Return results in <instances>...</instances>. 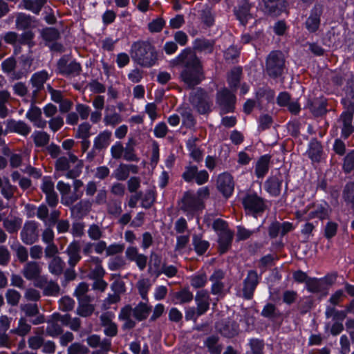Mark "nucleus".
<instances>
[{
    "label": "nucleus",
    "mask_w": 354,
    "mask_h": 354,
    "mask_svg": "<svg viewBox=\"0 0 354 354\" xmlns=\"http://www.w3.org/2000/svg\"><path fill=\"white\" fill-rule=\"evenodd\" d=\"M180 62H185V68L180 77L183 82L188 86H194L203 79V73L200 60L189 49H184L177 57Z\"/></svg>",
    "instance_id": "f257e3e1"
},
{
    "label": "nucleus",
    "mask_w": 354,
    "mask_h": 354,
    "mask_svg": "<svg viewBox=\"0 0 354 354\" xmlns=\"http://www.w3.org/2000/svg\"><path fill=\"white\" fill-rule=\"evenodd\" d=\"M131 55L135 62L145 67L153 66L156 60L154 48L147 41H137L133 44Z\"/></svg>",
    "instance_id": "f03ea898"
},
{
    "label": "nucleus",
    "mask_w": 354,
    "mask_h": 354,
    "mask_svg": "<svg viewBox=\"0 0 354 354\" xmlns=\"http://www.w3.org/2000/svg\"><path fill=\"white\" fill-rule=\"evenodd\" d=\"M151 310L150 306L146 302L139 303L133 309L130 306H126L122 308L119 315V319L124 322L123 327L132 328L135 326V322L132 316L138 321L145 319Z\"/></svg>",
    "instance_id": "7ed1b4c3"
},
{
    "label": "nucleus",
    "mask_w": 354,
    "mask_h": 354,
    "mask_svg": "<svg viewBox=\"0 0 354 354\" xmlns=\"http://www.w3.org/2000/svg\"><path fill=\"white\" fill-rule=\"evenodd\" d=\"M56 169L66 171L68 178L77 177L82 171L83 163L74 154L69 153L68 157H60L56 161Z\"/></svg>",
    "instance_id": "20e7f679"
},
{
    "label": "nucleus",
    "mask_w": 354,
    "mask_h": 354,
    "mask_svg": "<svg viewBox=\"0 0 354 354\" xmlns=\"http://www.w3.org/2000/svg\"><path fill=\"white\" fill-rule=\"evenodd\" d=\"M284 64L283 53L279 51H273L270 53L266 60V73L270 77H279L283 72Z\"/></svg>",
    "instance_id": "39448f33"
},
{
    "label": "nucleus",
    "mask_w": 354,
    "mask_h": 354,
    "mask_svg": "<svg viewBox=\"0 0 354 354\" xmlns=\"http://www.w3.org/2000/svg\"><path fill=\"white\" fill-rule=\"evenodd\" d=\"M190 102L200 113L209 111L212 106L210 95L202 89H197L192 92Z\"/></svg>",
    "instance_id": "423d86ee"
},
{
    "label": "nucleus",
    "mask_w": 354,
    "mask_h": 354,
    "mask_svg": "<svg viewBox=\"0 0 354 354\" xmlns=\"http://www.w3.org/2000/svg\"><path fill=\"white\" fill-rule=\"evenodd\" d=\"M182 209L187 216H193L198 211L203 208V203L196 194L187 193L182 200Z\"/></svg>",
    "instance_id": "0eeeda50"
},
{
    "label": "nucleus",
    "mask_w": 354,
    "mask_h": 354,
    "mask_svg": "<svg viewBox=\"0 0 354 354\" xmlns=\"http://www.w3.org/2000/svg\"><path fill=\"white\" fill-rule=\"evenodd\" d=\"M245 211L248 213L255 214L263 211L265 204L263 199L257 194L248 193L242 199Z\"/></svg>",
    "instance_id": "6e6552de"
},
{
    "label": "nucleus",
    "mask_w": 354,
    "mask_h": 354,
    "mask_svg": "<svg viewBox=\"0 0 354 354\" xmlns=\"http://www.w3.org/2000/svg\"><path fill=\"white\" fill-rule=\"evenodd\" d=\"M235 96L227 89L224 88L217 93L216 102L223 113L233 111Z\"/></svg>",
    "instance_id": "1a4fd4ad"
},
{
    "label": "nucleus",
    "mask_w": 354,
    "mask_h": 354,
    "mask_svg": "<svg viewBox=\"0 0 354 354\" xmlns=\"http://www.w3.org/2000/svg\"><path fill=\"white\" fill-rule=\"evenodd\" d=\"M329 207L326 203H321L315 205L308 210V214L304 216L306 219L319 218L323 220L329 216Z\"/></svg>",
    "instance_id": "9d476101"
},
{
    "label": "nucleus",
    "mask_w": 354,
    "mask_h": 354,
    "mask_svg": "<svg viewBox=\"0 0 354 354\" xmlns=\"http://www.w3.org/2000/svg\"><path fill=\"white\" fill-rule=\"evenodd\" d=\"M218 189L226 197L230 196L234 190V181L232 176L227 173L219 175L217 180Z\"/></svg>",
    "instance_id": "9b49d317"
},
{
    "label": "nucleus",
    "mask_w": 354,
    "mask_h": 354,
    "mask_svg": "<svg viewBox=\"0 0 354 354\" xmlns=\"http://www.w3.org/2000/svg\"><path fill=\"white\" fill-rule=\"evenodd\" d=\"M258 283V274L257 272L250 270L244 280L243 296L246 299H251Z\"/></svg>",
    "instance_id": "f8f14e48"
},
{
    "label": "nucleus",
    "mask_w": 354,
    "mask_h": 354,
    "mask_svg": "<svg viewBox=\"0 0 354 354\" xmlns=\"http://www.w3.org/2000/svg\"><path fill=\"white\" fill-rule=\"evenodd\" d=\"M322 13V8L321 6L317 5L313 8L306 21V27L309 32H314L318 29Z\"/></svg>",
    "instance_id": "ddd939ff"
},
{
    "label": "nucleus",
    "mask_w": 354,
    "mask_h": 354,
    "mask_svg": "<svg viewBox=\"0 0 354 354\" xmlns=\"http://www.w3.org/2000/svg\"><path fill=\"white\" fill-rule=\"evenodd\" d=\"M57 68L60 73L66 75H77L81 69L80 65L76 62H67L66 58H62L57 63Z\"/></svg>",
    "instance_id": "4468645a"
},
{
    "label": "nucleus",
    "mask_w": 354,
    "mask_h": 354,
    "mask_svg": "<svg viewBox=\"0 0 354 354\" xmlns=\"http://www.w3.org/2000/svg\"><path fill=\"white\" fill-rule=\"evenodd\" d=\"M21 237L24 243L32 244L37 238V225L35 222H28L21 232Z\"/></svg>",
    "instance_id": "2eb2a0df"
},
{
    "label": "nucleus",
    "mask_w": 354,
    "mask_h": 354,
    "mask_svg": "<svg viewBox=\"0 0 354 354\" xmlns=\"http://www.w3.org/2000/svg\"><path fill=\"white\" fill-rule=\"evenodd\" d=\"M197 306V315L204 314L209 306V295L207 291L201 290L198 291L195 297Z\"/></svg>",
    "instance_id": "dca6fc26"
},
{
    "label": "nucleus",
    "mask_w": 354,
    "mask_h": 354,
    "mask_svg": "<svg viewBox=\"0 0 354 354\" xmlns=\"http://www.w3.org/2000/svg\"><path fill=\"white\" fill-rule=\"evenodd\" d=\"M6 131L15 132L22 136H26L30 133V128L23 121L8 120L6 122Z\"/></svg>",
    "instance_id": "f3484780"
},
{
    "label": "nucleus",
    "mask_w": 354,
    "mask_h": 354,
    "mask_svg": "<svg viewBox=\"0 0 354 354\" xmlns=\"http://www.w3.org/2000/svg\"><path fill=\"white\" fill-rule=\"evenodd\" d=\"M26 117L38 128H44L46 126V121L41 118L40 109L32 106L26 112Z\"/></svg>",
    "instance_id": "a211bd4d"
},
{
    "label": "nucleus",
    "mask_w": 354,
    "mask_h": 354,
    "mask_svg": "<svg viewBox=\"0 0 354 354\" xmlns=\"http://www.w3.org/2000/svg\"><path fill=\"white\" fill-rule=\"evenodd\" d=\"M66 253L68 256V264L70 266L74 267L81 259L79 243L77 241L71 243L66 249Z\"/></svg>",
    "instance_id": "6ab92c4d"
},
{
    "label": "nucleus",
    "mask_w": 354,
    "mask_h": 354,
    "mask_svg": "<svg viewBox=\"0 0 354 354\" xmlns=\"http://www.w3.org/2000/svg\"><path fill=\"white\" fill-rule=\"evenodd\" d=\"M91 204L88 201H81L72 207L71 212L73 216L78 218H82L90 210Z\"/></svg>",
    "instance_id": "aec40b11"
},
{
    "label": "nucleus",
    "mask_w": 354,
    "mask_h": 354,
    "mask_svg": "<svg viewBox=\"0 0 354 354\" xmlns=\"http://www.w3.org/2000/svg\"><path fill=\"white\" fill-rule=\"evenodd\" d=\"M281 186V180L277 177L272 176L268 179L265 183L266 191L272 196H277L280 193Z\"/></svg>",
    "instance_id": "412c9836"
},
{
    "label": "nucleus",
    "mask_w": 354,
    "mask_h": 354,
    "mask_svg": "<svg viewBox=\"0 0 354 354\" xmlns=\"http://www.w3.org/2000/svg\"><path fill=\"white\" fill-rule=\"evenodd\" d=\"M3 227L9 233H14L18 231L22 224L20 218L9 216L3 221Z\"/></svg>",
    "instance_id": "4be33fe9"
},
{
    "label": "nucleus",
    "mask_w": 354,
    "mask_h": 354,
    "mask_svg": "<svg viewBox=\"0 0 354 354\" xmlns=\"http://www.w3.org/2000/svg\"><path fill=\"white\" fill-rule=\"evenodd\" d=\"M235 15L242 25H245L249 19H252L250 13V5L245 2L235 10Z\"/></svg>",
    "instance_id": "5701e85b"
},
{
    "label": "nucleus",
    "mask_w": 354,
    "mask_h": 354,
    "mask_svg": "<svg viewBox=\"0 0 354 354\" xmlns=\"http://www.w3.org/2000/svg\"><path fill=\"white\" fill-rule=\"evenodd\" d=\"M40 273L39 265L36 262H29L23 270L24 276L29 280L36 279Z\"/></svg>",
    "instance_id": "b1692460"
},
{
    "label": "nucleus",
    "mask_w": 354,
    "mask_h": 354,
    "mask_svg": "<svg viewBox=\"0 0 354 354\" xmlns=\"http://www.w3.org/2000/svg\"><path fill=\"white\" fill-rule=\"evenodd\" d=\"M111 133L109 131L101 132L94 140L93 147L96 149L107 147L110 143Z\"/></svg>",
    "instance_id": "393cba45"
},
{
    "label": "nucleus",
    "mask_w": 354,
    "mask_h": 354,
    "mask_svg": "<svg viewBox=\"0 0 354 354\" xmlns=\"http://www.w3.org/2000/svg\"><path fill=\"white\" fill-rule=\"evenodd\" d=\"M270 157L267 155L261 156L257 161L255 174L258 178H263L268 171Z\"/></svg>",
    "instance_id": "a878e982"
},
{
    "label": "nucleus",
    "mask_w": 354,
    "mask_h": 354,
    "mask_svg": "<svg viewBox=\"0 0 354 354\" xmlns=\"http://www.w3.org/2000/svg\"><path fill=\"white\" fill-rule=\"evenodd\" d=\"M48 78L47 72L41 71L35 73L31 77V82L32 86L35 88L36 91H39L43 88L44 83Z\"/></svg>",
    "instance_id": "bb28decb"
},
{
    "label": "nucleus",
    "mask_w": 354,
    "mask_h": 354,
    "mask_svg": "<svg viewBox=\"0 0 354 354\" xmlns=\"http://www.w3.org/2000/svg\"><path fill=\"white\" fill-rule=\"evenodd\" d=\"M326 279H308L306 281V288L309 292H319L322 290L326 283Z\"/></svg>",
    "instance_id": "cd10ccee"
},
{
    "label": "nucleus",
    "mask_w": 354,
    "mask_h": 354,
    "mask_svg": "<svg viewBox=\"0 0 354 354\" xmlns=\"http://www.w3.org/2000/svg\"><path fill=\"white\" fill-rule=\"evenodd\" d=\"M161 258L156 254L152 252L149 261V272L157 275L160 274Z\"/></svg>",
    "instance_id": "c85d7f7f"
},
{
    "label": "nucleus",
    "mask_w": 354,
    "mask_h": 354,
    "mask_svg": "<svg viewBox=\"0 0 354 354\" xmlns=\"http://www.w3.org/2000/svg\"><path fill=\"white\" fill-rule=\"evenodd\" d=\"M322 152V146L317 141H312L309 145L308 156L313 161H319Z\"/></svg>",
    "instance_id": "c756f323"
},
{
    "label": "nucleus",
    "mask_w": 354,
    "mask_h": 354,
    "mask_svg": "<svg viewBox=\"0 0 354 354\" xmlns=\"http://www.w3.org/2000/svg\"><path fill=\"white\" fill-rule=\"evenodd\" d=\"M47 0H24V8L34 13H38Z\"/></svg>",
    "instance_id": "7c9ffc66"
},
{
    "label": "nucleus",
    "mask_w": 354,
    "mask_h": 354,
    "mask_svg": "<svg viewBox=\"0 0 354 354\" xmlns=\"http://www.w3.org/2000/svg\"><path fill=\"white\" fill-rule=\"evenodd\" d=\"M219 239L218 242L220 245V249L221 252H225V251L227 250V247L231 243L232 238V233L228 230L226 231H223V232H221L218 234Z\"/></svg>",
    "instance_id": "2f4dec72"
},
{
    "label": "nucleus",
    "mask_w": 354,
    "mask_h": 354,
    "mask_svg": "<svg viewBox=\"0 0 354 354\" xmlns=\"http://www.w3.org/2000/svg\"><path fill=\"white\" fill-rule=\"evenodd\" d=\"M193 299L192 293L188 289H183L175 295V304H182L191 301Z\"/></svg>",
    "instance_id": "473e14b6"
},
{
    "label": "nucleus",
    "mask_w": 354,
    "mask_h": 354,
    "mask_svg": "<svg viewBox=\"0 0 354 354\" xmlns=\"http://www.w3.org/2000/svg\"><path fill=\"white\" fill-rule=\"evenodd\" d=\"M91 261L93 262L95 267L91 271V277L93 279H102L104 274V270L100 264V261L98 257H92Z\"/></svg>",
    "instance_id": "72a5a7b5"
},
{
    "label": "nucleus",
    "mask_w": 354,
    "mask_h": 354,
    "mask_svg": "<svg viewBox=\"0 0 354 354\" xmlns=\"http://www.w3.org/2000/svg\"><path fill=\"white\" fill-rule=\"evenodd\" d=\"M34 142L37 147H43L48 144L49 136L44 131H36L32 134Z\"/></svg>",
    "instance_id": "f704fd0d"
},
{
    "label": "nucleus",
    "mask_w": 354,
    "mask_h": 354,
    "mask_svg": "<svg viewBox=\"0 0 354 354\" xmlns=\"http://www.w3.org/2000/svg\"><path fill=\"white\" fill-rule=\"evenodd\" d=\"M194 47L200 51L210 53L212 50L213 43L205 39H197L194 41Z\"/></svg>",
    "instance_id": "c9c22d12"
},
{
    "label": "nucleus",
    "mask_w": 354,
    "mask_h": 354,
    "mask_svg": "<svg viewBox=\"0 0 354 354\" xmlns=\"http://www.w3.org/2000/svg\"><path fill=\"white\" fill-rule=\"evenodd\" d=\"M241 68L236 67L231 70L227 77V81L231 88H236L239 82L241 75Z\"/></svg>",
    "instance_id": "e433bc0d"
},
{
    "label": "nucleus",
    "mask_w": 354,
    "mask_h": 354,
    "mask_svg": "<svg viewBox=\"0 0 354 354\" xmlns=\"http://www.w3.org/2000/svg\"><path fill=\"white\" fill-rule=\"evenodd\" d=\"M57 321L61 322L63 324L68 325L71 328L74 330H77L80 325V322L78 318L71 319L67 314H65L63 316H58Z\"/></svg>",
    "instance_id": "4c0bfd02"
},
{
    "label": "nucleus",
    "mask_w": 354,
    "mask_h": 354,
    "mask_svg": "<svg viewBox=\"0 0 354 354\" xmlns=\"http://www.w3.org/2000/svg\"><path fill=\"white\" fill-rule=\"evenodd\" d=\"M193 245L194 250L198 254H203L205 253L209 247V243L206 241L202 240L198 236H194Z\"/></svg>",
    "instance_id": "58836bf2"
},
{
    "label": "nucleus",
    "mask_w": 354,
    "mask_h": 354,
    "mask_svg": "<svg viewBox=\"0 0 354 354\" xmlns=\"http://www.w3.org/2000/svg\"><path fill=\"white\" fill-rule=\"evenodd\" d=\"M345 201L354 207V183H348L346 185L344 191Z\"/></svg>",
    "instance_id": "ea45409f"
},
{
    "label": "nucleus",
    "mask_w": 354,
    "mask_h": 354,
    "mask_svg": "<svg viewBox=\"0 0 354 354\" xmlns=\"http://www.w3.org/2000/svg\"><path fill=\"white\" fill-rule=\"evenodd\" d=\"M114 176L119 180H124L127 178L129 175V167L127 165L121 164L114 171Z\"/></svg>",
    "instance_id": "a19ab883"
},
{
    "label": "nucleus",
    "mask_w": 354,
    "mask_h": 354,
    "mask_svg": "<svg viewBox=\"0 0 354 354\" xmlns=\"http://www.w3.org/2000/svg\"><path fill=\"white\" fill-rule=\"evenodd\" d=\"M80 306L77 310V314L82 317H87L91 315L94 308L92 305L85 302L84 300L79 301Z\"/></svg>",
    "instance_id": "79ce46f5"
},
{
    "label": "nucleus",
    "mask_w": 354,
    "mask_h": 354,
    "mask_svg": "<svg viewBox=\"0 0 354 354\" xmlns=\"http://www.w3.org/2000/svg\"><path fill=\"white\" fill-rule=\"evenodd\" d=\"M63 269V261L59 257H54L49 263V270L51 273L59 274Z\"/></svg>",
    "instance_id": "37998d69"
},
{
    "label": "nucleus",
    "mask_w": 354,
    "mask_h": 354,
    "mask_svg": "<svg viewBox=\"0 0 354 354\" xmlns=\"http://www.w3.org/2000/svg\"><path fill=\"white\" fill-rule=\"evenodd\" d=\"M343 169L348 173L354 171V150L349 152L344 158Z\"/></svg>",
    "instance_id": "c03bdc74"
},
{
    "label": "nucleus",
    "mask_w": 354,
    "mask_h": 354,
    "mask_svg": "<svg viewBox=\"0 0 354 354\" xmlns=\"http://www.w3.org/2000/svg\"><path fill=\"white\" fill-rule=\"evenodd\" d=\"M150 282L148 279H140L137 283V287L139 290V293L142 298L145 300L147 299V293L150 288Z\"/></svg>",
    "instance_id": "a18cd8bd"
},
{
    "label": "nucleus",
    "mask_w": 354,
    "mask_h": 354,
    "mask_svg": "<svg viewBox=\"0 0 354 354\" xmlns=\"http://www.w3.org/2000/svg\"><path fill=\"white\" fill-rule=\"evenodd\" d=\"M207 283V277L204 274L193 275L191 277V284L195 288L203 287Z\"/></svg>",
    "instance_id": "49530a36"
},
{
    "label": "nucleus",
    "mask_w": 354,
    "mask_h": 354,
    "mask_svg": "<svg viewBox=\"0 0 354 354\" xmlns=\"http://www.w3.org/2000/svg\"><path fill=\"white\" fill-rule=\"evenodd\" d=\"M165 25V21L163 19L157 18L149 23L148 27L150 32H158L161 31Z\"/></svg>",
    "instance_id": "de8ad7c7"
},
{
    "label": "nucleus",
    "mask_w": 354,
    "mask_h": 354,
    "mask_svg": "<svg viewBox=\"0 0 354 354\" xmlns=\"http://www.w3.org/2000/svg\"><path fill=\"white\" fill-rule=\"evenodd\" d=\"M337 230V224L335 222L329 221L326 223L324 229V236L330 239L335 236Z\"/></svg>",
    "instance_id": "09e8293b"
},
{
    "label": "nucleus",
    "mask_w": 354,
    "mask_h": 354,
    "mask_svg": "<svg viewBox=\"0 0 354 354\" xmlns=\"http://www.w3.org/2000/svg\"><path fill=\"white\" fill-rule=\"evenodd\" d=\"M91 125L88 122L81 124L77 131V137L87 139L90 136Z\"/></svg>",
    "instance_id": "8fccbe9b"
},
{
    "label": "nucleus",
    "mask_w": 354,
    "mask_h": 354,
    "mask_svg": "<svg viewBox=\"0 0 354 354\" xmlns=\"http://www.w3.org/2000/svg\"><path fill=\"white\" fill-rule=\"evenodd\" d=\"M6 297L9 304L15 306L18 304L21 296L17 290L10 289L7 291Z\"/></svg>",
    "instance_id": "3c124183"
},
{
    "label": "nucleus",
    "mask_w": 354,
    "mask_h": 354,
    "mask_svg": "<svg viewBox=\"0 0 354 354\" xmlns=\"http://www.w3.org/2000/svg\"><path fill=\"white\" fill-rule=\"evenodd\" d=\"M74 305V301L68 297H62L59 301V309L63 311L71 310V309L73 308Z\"/></svg>",
    "instance_id": "603ef678"
},
{
    "label": "nucleus",
    "mask_w": 354,
    "mask_h": 354,
    "mask_svg": "<svg viewBox=\"0 0 354 354\" xmlns=\"http://www.w3.org/2000/svg\"><path fill=\"white\" fill-rule=\"evenodd\" d=\"M197 171L198 168L196 166L188 165L185 167V170L183 174V179L187 182L192 180L194 178H195Z\"/></svg>",
    "instance_id": "864d4df0"
},
{
    "label": "nucleus",
    "mask_w": 354,
    "mask_h": 354,
    "mask_svg": "<svg viewBox=\"0 0 354 354\" xmlns=\"http://www.w3.org/2000/svg\"><path fill=\"white\" fill-rule=\"evenodd\" d=\"M44 288V292L46 295H56L59 290V287L57 283L53 281L46 282Z\"/></svg>",
    "instance_id": "5fc2aeb1"
},
{
    "label": "nucleus",
    "mask_w": 354,
    "mask_h": 354,
    "mask_svg": "<svg viewBox=\"0 0 354 354\" xmlns=\"http://www.w3.org/2000/svg\"><path fill=\"white\" fill-rule=\"evenodd\" d=\"M353 132V126H352V118L351 116H348L347 118L344 120L343 127L342 129V136L346 138L350 134Z\"/></svg>",
    "instance_id": "6e6d98bb"
},
{
    "label": "nucleus",
    "mask_w": 354,
    "mask_h": 354,
    "mask_svg": "<svg viewBox=\"0 0 354 354\" xmlns=\"http://www.w3.org/2000/svg\"><path fill=\"white\" fill-rule=\"evenodd\" d=\"M216 328L220 330L222 335L228 337L234 336L237 333L236 325H232L231 328H230L229 326L221 327L220 324H218Z\"/></svg>",
    "instance_id": "4d7b16f0"
},
{
    "label": "nucleus",
    "mask_w": 354,
    "mask_h": 354,
    "mask_svg": "<svg viewBox=\"0 0 354 354\" xmlns=\"http://www.w3.org/2000/svg\"><path fill=\"white\" fill-rule=\"evenodd\" d=\"M30 24V17L24 14H19L16 20V24L19 29H25Z\"/></svg>",
    "instance_id": "13d9d810"
},
{
    "label": "nucleus",
    "mask_w": 354,
    "mask_h": 354,
    "mask_svg": "<svg viewBox=\"0 0 354 354\" xmlns=\"http://www.w3.org/2000/svg\"><path fill=\"white\" fill-rule=\"evenodd\" d=\"M251 350L247 354H262L263 344L259 339H252L250 342Z\"/></svg>",
    "instance_id": "bf43d9fd"
},
{
    "label": "nucleus",
    "mask_w": 354,
    "mask_h": 354,
    "mask_svg": "<svg viewBox=\"0 0 354 354\" xmlns=\"http://www.w3.org/2000/svg\"><path fill=\"white\" fill-rule=\"evenodd\" d=\"M121 116L118 113L107 114L104 117V122L106 125H115L121 122Z\"/></svg>",
    "instance_id": "052dcab7"
},
{
    "label": "nucleus",
    "mask_w": 354,
    "mask_h": 354,
    "mask_svg": "<svg viewBox=\"0 0 354 354\" xmlns=\"http://www.w3.org/2000/svg\"><path fill=\"white\" fill-rule=\"evenodd\" d=\"M111 153L113 158L115 159L120 158L124 153V147L121 142H115L111 148Z\"/></svg>",
    "instance_id": "680f3d73"
},
{
    "label": "nucleus",
    "mask_w": 354,
    "mask_h": 354,
    "mask_svg": "<svg viewBox=\"0 0 354 354\" xmlns=\"http://www.w3.org/2000/svg\"><path fill=\"white\" fill-rule=\"evenodd\" d=\"M154 135L157 138H163L167 133V127L165 122H159L154 127Z\"/></svg>",
    "instance_id": "e2e57ef3"
},
{
    "label": "nucleus",
    "mask_w": 354,
    "mask_h": 354,
    "mask_svg": "<svg viewBox=\"0 0 354 354\" xmlns=\"http://www.w3.org/2000/svg\"><path fill=\"white\" fill-rule=\"evenodd\" d=\"M88 290V286L86 283H81L76 288L75 295L79 301H82L84 297Z\"/></svg>",
    "instance_id": "0e129e2a"
},
{
    "label": "nucleus",
    "mask_w": 354,
    "mask_h": 354,
    "mask_svg": "<svg viewBox=\"0 0 354 354\" xmlns=\"http://www.w3.org/2000/svg\"><path fill=\"white\" fill-rule=\"evenodd\" d=\"M212 293L218 296H222L224 295V283L222 281L212 282Z\"/></svg>",
    "instance_id": "69168bd1"
},
{
    "label": "nucleus",
    "mask_w": 354,
    "mask_h": 354,
    "mask_svg": "<svg viewBox=\"0 0 354 354\" xmlns=\"http://www.w3.org/2000/svg\"><path fill=\"white\" fill-rule=\"evenodd\" d=\"M1 187L2 195L7 199L11 198L13 196L14 187L8 183V181H6Z\"/></svg>",
    "instance_id": "338daca9"
},
{
    "label": "nucleus",
    "mask_w": 354,
    "mask_h": 354,
    "mask_svg": "<svg viewBox=\"0 0 354 354\" xmlns=\"http://www.w3.org/2000/svg\"><path fill=\"white\" fill-rule=\"evenodd\" d=\"M64 124L63 118L60 116H57L53 118L49 121V126L52 131H57L59 130Z\"/></svg>",
    "instance_id": "774afa93"
}]
</instances>
